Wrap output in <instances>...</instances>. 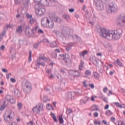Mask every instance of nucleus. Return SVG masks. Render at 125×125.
Returning <instances> with one entry per match:
<instances>
[{
	"instance_id": "nucleus-9",
	"label": "nucleus",
	"mask_w": 125,
	"mask_h": 125,
	"mask_svg": "<svg viewBox=\"0 0 125 125\" xmlns=\"http://www.w3.org/2000/svg\"><path fill=\"white\" fill-rule=\"evenodd\" d=\"M42 57H40L38 60L36 61V66L37 67L35 68L36 70L37 69H40V66L41 65V66H42L43 67H44L45 66V63L42 62Z\"/></svg>"
},
{
	"instance_id": "nucleus-20",
	"label": "nucleus",
	"mask_w": 125,
	"mask_h": 125,
	"mask_svg": "<svg viewBox=\"0 0 125 125\" xmlns=\"http://www.w3.org/2000/svg\"><path fill=\"white\" fill-rule=\"evenodd\" d=\"M42 60H43V61H45V62H47V63H49L50 62V59L49 58H46L44 55H43L42 57H41Z\"/></svg>"
},
{
	"instance_id": "nucleus-50",
	"label": "nucleus",
	"mask_w": 125,
	"mask_h": 125,
	"mask_svg": "<svg viewBox=\"0 0 125 125\" xmlns=\"http://www.w3.org/2000/svg\"><path fill=\"white\" fill-rule=\"evenodd\" d=\"M94 97L96 98V96H94V97L93 96H91V101H93V102L95 101V99H94Z\"/></svg>"
},
{
	"instance_id": "nucleus-23",
	"label": "nucleus",
	"mask_w": 125,
	"mask_h": 125,
	"mask_svg": "<svg viewBox=\"0 0 125 125\" xmlns=\"http://www.w3.org/2000/svg\"><path fill=\"white\" fill-rule=\"evenodd\" d=\"M84 65V62L83 61H81L80 64L79 65V70L82 71L83 70V65Z\"/></svg>"
},
{
	"instance_id": "nucleus-33",
	"label": "nucleus",
	"mask_w": 125,
	"mask_h": 125,
	"mask_svg": "<svg viewBox=\"0 0 125 125\" xmlns=\"http://www.w3.org/2000/svg\"><path fill=\"white\" fill-rule=\"evenodd\" d=\"M71 113H73V110L72 109L68 108L66 110L67 115H70Z\"/></svg>"
},
{
	"instance_id": "nucleus-62",
	"label": "nucleus",
	"mask_w": 125,
	"mask_h": 125,
	"mask_svg": "<svg viewBox=\"0 0 125 125\" xmlns=\"http://www.w3.org/2000/svg\"><path fill=\"white\" fill-rule=\"evenodd\" d=\"M26 16H27V18H30V19L32 18V15H30L28 14H27L26 15Z\"/></svg>"
},
{
	"instance_id": "nucleus-51",
	"label": "nucleus",
	"mask_w": 125,
	"mask_h": 125,
	"mask_svg": "<svg viewBox=\"0 0 125 125\" xmlns=\"http://www.w3.org/2000/svg\"><path fill=\"white\" fill-rule=\"evenodd\" d=\"M10 81L12 83H16V80L14 78H11Z\"/></svg>"
},
{
	"instance_id": "nucleus-8",
	"label": "nucleus",
	"mask_w": 125,
	"mask_h": 125,
	"mask_svg": "<svg viewBox=\"0 0 125 125\" xmlns=\"http://www.w3.org/2000/svg\"><path fill=\"white\" fill-rule=\"evenodd\" d=\"M71 31L72 30L67 26H64L62 29V33L64 37H66V36H71Z\"/></svg>"
},
{
	"instance_id": "nucleus-38",
	"label": "nucleus",
	"mask_w": 125,
	"mask_h": 125,
	"mask_svg": "<svg viewBox=\"0 0 125 125\" xmlns=\"http://www.w3.org/2000/svg\"><path fill=\"white\" fill-rule=\"evenodd\" d=\"M5 109V105H2L0 107V111H3Z\"/></svg>"
},
{
	"instance_id": "nucleus-55",
	"label": "nucleus",
	"mask_w": 125,
	"mask_h": 125,
	"mask_svg": "<svg viewBox=\"0 0 125 125\" xmlns=\"http://www.w3.org/2000/svg\"><path fill=\"white\" fill-rule=\"evenodd\" d=\"M8 125H17V124L15 123H9Z\"/></svg>"
},
{
	"instance_id": "nucleus-5",
	"label": "nucleus",
	"mask_w": 125,
	"mask_h": 125,
	"mask_svg": "<svg viewBox=\"0 0 125 125\" xmlns=\"http://www.w3.org/2000/svg\"><path fill=\"white\" fill-rule=\"evenodd\" d=\"M35 8L36 13L38 16H42L45 13V8L44 5L42 4L39 6L38 4L36 5Z\"/></svg>"
},
{
	"instance_id": "nucleus-56",
	"label": "nucleus",
	"mask_w": 125,
	"mask_h": 125,
	"mask_svg": "<svg viewBox=\"0 0 125 125\" xmlns=\"http://www.w3.org/2000/svg\"><path fill=\"white\" fill-rule=\"evenodd\" d=\"M51 104H47V109H48V110H50V108H49V107H51Z\"/></svg>"
},
{
	"instance_id": "nucleus-42",
	"label": "nucleus",
	"mask_w": 125,
	"mask_h": 125,
	"mask_svg": "<svg viewBox=\"0 0 125 125\" xmlns=\"http://www.w3.org/2000/svg\"><path fill=\"white\" fill-rule=\"evenodd\" d=\"M38 34H44V32L42 31V30L41 29H39L38 31Z\"/></svg>"
},
{
	"instance_id": "nucleus-52",
	"label": "nucleus",
	"mask_w": 125,
	"mask_h": 125,
	"mask_svg": "<svg viewBox=\"0 0 125 125\" xmlns=\"http://www.w3.org/2000/svg\"><path fill=\"white\" fill-rule=\"evenodd\" d=\"M89 86H90V87H91V88H94V84L91 83V84H89Z\"/></svg>"
},
{
	"instance_id": "nucleus-26",
	"label": "nucleus",
	"mask_w": 125,
	"mask_h": 125,
	"mask_svg": "<svg viewBox=\"0 0 125 125\" xmlns=\"http://www.w3.org/2000/svg\"><path fill=\"white\" fill-rule=\"evenodd\" d=\"M63 115H61L59 116V121L60 122V124H63L64 123V120H63Z\"/></svg>"
},
{
	"instance_id": "nucleus-54",
	"label": "nucleus",
	"mask_w": 125,
	"mask_h": 125,
	"mask_svg": "<svg viewBox=\"0 0 125 125\" xmlns=\"http://www.w3.org/2000/svg\"><path fill=\"white\" fill-rule=\"evenodd\" d=\"M2 71L4 73H8V71L7 70V69H4V68L2 69Z\"/></svg>"
},
{
	"instance_id": "nucleus-12",
	"label": "nucleus",
	"mask_w": 125,
	"mask_h": 125,
	"mask_svg": "<svg viewBox=\"0 0 125 125\" xmlns=\"http://www.w3.org/2000/svg\"><path fill=\"white\" fill-rule=\"evenodd\" d=\"M75 96H76V92H69L65 94V98L69 100L72 99V98H73Z\"/></svg>"
},
{
	"instance_id": "nucleus-1",
	"label": "nucleus",
	"mask_w": 125,
	"mask_h": 125,
	"mask_svg": "<svg viewBox=\"0 0 125 125\" xmlns=\"http://www.w3.org/2000/svg\"><path fill=\"white\" fill-rule=\"evenodd\" d=\"M101 34L104 38L111 41V40H115L118 41L120 40L122 36L121 30H108L104 28H100Z\"/></svg>"
},
{
	"instance_id": "nucleus-7",
	"label": "nucleus",
	"mask_w": 125,
	"mask_h": 125,
	"mask_svg": "<svg viewBox=\"0 0 125 125\" xmlns=\"http://www.w3.org/2000/svg\"><path fill=\"white\" fill-rule=\"evenodd\" d=\"M43 110V105L42 104H39L34 108H32V111L34 113L36 114H39L41 111H42Z\"/></svg>"
},
{
	"instance_id": "nucleus-24",
	"label": "nucleus",
	"mask_w": 125,
	"mask_h": 125,
	"mask_svg": "<svg viewBox=\"0 0 125 125\" xmlns=\"http://www.w3.org/2000/svg\"><path fill=\"white\" fill-rule=\"evenodd\" d=\"M80 56L84 57V55L87 54V51L84 50L83 52H81L79 53Z\"/></svg>"
},
{
	"instance_id": "nucleus-4",
	"label": "nucleus",
	"mask_w": 125,
	"mask_h": 125,
	"mask_svg": "<svg viewBox=\"0 0 125 125\" xmlns=\"http://www.w3.org/2000/svg\"><path fill=\"white\" fill-rule=\"evenodd\" d=\"M118 10H119L118 6H117V4L114 2L110 3L106 8V12L107 13H108V14H111V13H116V12H118Z\"/></svg>"
},
{
	"instance_id": "nucleus-58",
	"label": "nucleus",
	"mask_w": 125,
	"mask_h": 125,
	"mask_svg": "<svg viewBox=\"0 0 125 125\" xmlns=\"http://www.w3.org/2000/svg\"><path fill=\"white\" fill-rule=\"evenodd\" d=\"M104 98H105L104 96H103V95L100 96L99 97V98L100 99H102V100H103Z\"/></svg>"
},
{
	"instance_id": "nucleus-6",
	"label": "nucleus",
	"mask_w": 125,
	"mask_h": 125,
	"mask_svg": "<svg viewBox=\"0 0 125 125\" xmlns=\"http://www.w3.org/2000/svg\"><path fill=\"white\" fill-rule=\"evenodd\" d=\"M95 4L97 10L101 11L104 9V4L101 0H95Z\"/></svg>"
},
{
	"instance_id": "nucleus-59",
	"label": "nucleus",
	"mask_w": 125,
	"mask_h": 125,
	"mask_svg": "<svg viewBox=\"0 0 125 125\" xmlns=\"http://www.w3.org/2000/svg\"><path fill=\"white\" fill-rule=\"evenodd\" d=\"M102 122H103V124H104V125H108V123H107L106 121H105V120H103Z\"/></svg>"
},
{
	"instance_id": "nucleus-13",
	"label": "nucleus",
	"mask_w": 125,
	"mask_h": 125,
	"mask_svg": "<svg viewBox=\"0 0 125 125\" xmlns=\"http://www.w3.org/2000/svg\"><path fill=\"white\" fill-rule=\"evenodd\" d=\"M12 115V112L10 111L9 112L8 115L6 117H4V120L5 121V122H10V120L12 119V117L11 116Z\"/></svg>"
},
{
	"instance_id": "nucleus-28",
	"label": "nucleus",
	"mask_w": 125,
	"mask_h": 125,
	"mask_svg": "<svg viewBox=\"0 0 125 125\" xmlns=\"http://www.w3.org/2000/svg\"><path fill=\"white\" fill-rule=\"evenodd\" d=\"M92 111H98V107H97V105H94L91 107Z\"/></svg>"
},
{
	"instance_id": "nucleus-64",
	"label": "nucleus",
	"mask_w": 125,
	"mask_h": 125,
	"mask_svg": "<svg viewBox=\"0 0 125 125\" xmlns=\"http://www.w3.org/2000/svg\"><path fill=\"white\" fill-rule=\"evenodd\" d=\"M103 100L104 102H106V103L108 102V100H107V98H104Z\"/></svg>"
},
{
	"instance_id": "nucleus-37",
	"label": "nucleus",
	"mask_w": 125,
	"mask_h": 125,
	"mask_svg": "<svg viewBox=\"0 0 125 125\" xmlns=\"http://www.w3.org/2000/svg\"><path fill=\"white\" fill-rule=\"evenodd\" d=\"M114 104L116 105V106H117V107H118L119 108H123L122 105H121L119 103H115Z\"/></svg>"
},
{
	"instance_id": "nucleus-43",
	"label": "nucleus",
	"mask_w": 125,
	"mask_h": 125,
	"mask_svg": "<svg viewBox=\"0 0 125 125\" xmlns=\"http://www.w3.org/2000/svg\"><path fill=\"white\" fill-rule=\"evenodd\" d=\"M53 33H54V34H56V35H58L60 33V32L55 30L53 31Z\"/></svg>"
},
{
	"instance_id": "nucleus-18",
	"label": "nucleus",
	"mask_w": 125,
	"mask_h": 125,
	"mask_svg": "<svg viewBox=\"0 0 125 125\" xmlns=\"http://www.w3.org/2000/svg\"><path fill=\"white\" fill-rule=\"evenodd\" d=\"M52 20L54 22H56L57 23H60L61 22V19L57 16L53 17Z\"/></svg>"
},
{
	"instance_id": "nucleus-36",
	"label": "nucleus",
	"mask_w": 125,
	"mask_h": 125,
	"mask_svg": "<svg viewBox=\"0 0 125 125\" xmlns=\"http://www.w3.org/2000/svg\"><path fill=\"white\" fill-rule=\"evenodd\" d=\"M17 105L19 109H22V108H23V105L21 103H18Z\"/></svg>"
},
{
	"instance_id": "nucleus-17",
	"label": "nucleus",
	"mask_w": 125,
	"mask_h": 125,
	"mask_svg": "<svg viewBox=\"0 0 125 125\" xmlns=\"http://www.w3.org/2000/svg\"><path fill=\"white\" fill-rule=\"evenodd\" d=\"M89 100V98L84 97L83 99L81 100V104H85Z\"/></svg>"
},
{
	"instance_id": "nucleus-47",
	"label": "nucleus",
	"mask_w": 125,
	"mask_h": 125,
	"mask_svg": "<svg viewBox=\"0 0 125 125\" xmlns=\"http://www.w3.org/2000/svg\"><path fill=\"white\" fill-rule=\"evenodd\" d=\"M110 121L111 122H114L116 121V118L115 117H111Z\"/></svg>"
},
{
	"instance_id": "nucleus-61",
	"label": "nucleus",
	"mask_w": 125,
	"mask_h": 125,
	"mask_svg": "<svg viewBox=\"0 0 125 125\" xmlns=\"http://www.w3.org/2000/svg\"><path fill=\"white\" fill-rule=\"evenodd\" d=\"M39 43L35 44L34 46V48H38Z\"/></svg>"
},
{
	"instance_id": "nucleus-39",
	"label": "nucleus",
	"mask_w": 125,
	"mask_h": 125,
	"mask_svg": "<svg viewBox=\"0 0 125 125\" xmlns=\"http://www.w3.org/2000/svg\"><path fill=\"white\" fill-rule=\"evenodd\" d=\"M36 22V19H32L30 20V24H34Z\"/></svg>"
},
{
	"instance_id": "nucleus-40",
	"label": "nucleus",
	"mask_w": 125,
	"mask_h": 125,
	"mask_svg": "<svg viewBox=\"0 0 125 125\" xmlns=\"http://www.w3.org/2000/svg\"><path fill=\"white\" fill-rule=\"evenodd\" d=\"M46 72L47 73V74H48V75H49V76L50 75H51V70L50 69H46Z\"/></svg>"
},
{
	"instance_id": "nucleus-22",
	"label": "nucleus",
	"mask_w": 125,
	"mask_h": 125,
	"mask_svg": "<svg viewBox=\"0 0 125 125\" xmlns=\"http://www.w3.org/2000/svg\"><path fill=\"white\" fill-rule=\"evenodd\" d=\"M38 29H39V26H36L35 27L32 29L31 32L33 35L36 34V32L38 31Z\"/></svg>"
},
{
	"instance_id": "nucleus-16",
	"label": "nucleus",
	"mask_w": 125,
	"mask_h": 125,
	"mask_svg": "<svg viewBox=\"0 0 125 125\" xmlns=\"http://www.w3.org/2000/svg\"><path fill=\"white\" fill-rule=\"evenodd\" d=\"M23 32V26L20 25L18 26V28L16 30V33L17 34H22Z\"/></svg>"
},
{
	"instance_id": "nucleus-44",
	"label": "nucleus",
	"mask_w": 125,
	"mask_h": 125,
	"mask_svg": "<svg viewBox=\"0 0 125 125\" xmlns=\"http://www.w3.org/2000/svg\"><path fill=\"white\" fill-rule=\"evenodd\" d=\"M107 91H108V88H107V87H105L103 89V92H104V93H106Z\"/></svg>"
},
{
	"instance_id": "nucleus-41",
	"label": "nucleus",
	"mask_w": 125,
	"mask_h": 125,
	"mask_svg": "<svg viewBox=\"0 0 125 125\" xmlns=\"http://www.w3.org/2000/svg\"><path fill=\"white\" fill-rule=\"evenodd\" d=\"M53 119L56 123H57L58 122V120H57V119H56V116H55L54 114H53Z\"/></svg>"
},
{
	"instance_id": "nucleus-21",
	"label": "nucleus",
	"mask_w": 125,
	"mask_h": 125,
	"mask_svg": "<svg viewBox=\"0 0 125 125\" xmlns=\"http://www.w3.org/2000/svg\"><path fill=\"white\" fill-rule=\"evenodd\" d=\"M6 31L5 30H3L1 34H0V42H1L2 41V39L4 36H5Z\"/></svg>"
},
{
	"instance_id": "nucleus-19",
	"label": "nucleus",
	"mask_w": 125,
	"mask_h": 125,
	"mask_svg": "<svg viewBox=\"0 0 125 125\" xmlns=\"http://www.w3.org/2000/svg\"><path fill=\"white\" fill-rule=\"evenodd\" d=\"M50 46L52 48H54V47H58V44H57L56 42L53 41L50 43Z\"/></svg>"
},
{
	"instance_id": "nucleus-3",
	"label": "nucleus",
	"mask_w": 125,
	"mask_h": 125,
	"mask_svg": "<svg viewBox=\"0 0 125 125\" xmlns=\"http://www.w3.org/2000/svg\"><path fill=\"white\" fill-rule=\"evenodd\" d=\"M41 24L42 27H47L49 29H53L54 27V22L50 21L47 18H43L42 19Z\"/></svg>"
},
{
	"instance_id": "nucleus-46",
	"label": "nucleus",
	"mask_w": 125,
	"mask_h": 125,
	"mask_svg": "<svg viewBox=\"0 0 125 125\" xmlns=\"http://www.w3.org/2000/svg\"><path fill=\"white\" fill-rule=\"evenodd\" d=\"M83 85L85 87H87V84H86V81H83Z\"/></svg>"
},
{
	"instance_id": "nucleus-35",
	"label": "nucleus",
	"mask_w": 125,
	"mask_h": 125,
	"mask_svg": "<svg viewBox=\"0 0 125 125\" xmlns=\"http://www.w3.org/2000/svg\"><path fill=\"white\" fill-rule=\"evenodd\" d=\"M85 74L87 76H90V75H91V71L89 70H87L85 71Z\"/></svg>"
},
{
	"instance_id": "nucleus-30",
	"label": "nucleus",
	"mask_w": 125,
	"mask_h": 125,
	"mask_svg": "<svg viewBox=\"0 0 125 125\" xmlns=\"http://www.w3.org/2000/svg\"><path fill=\"white\" fill-rule=\"evenodd\" d=\"M105 115L106 116H111V115H113V112L111 110H107L105 112Z\"/></svg>"
},
{
	"instance_id": "nucleus-53",
	"label": "nucleus",
	"mask_w": 125,
	"mask_h": 125,
	"mask_svg": "<svg viewBox=\"0 0 125 125\" xmlns=\"http://www.w3.org/2000/svg\"><path fill=\"white\" fill-rule=\"evenodd\" d=\"M94 117H95V118H97V117H98V112H95L94 113Z\"/></svg>"
},
{
	"instance_id": "nucleus-10",
	"label": "nucleus",
	"mask_w": 125,
	"mask_h": 125,
	"mask_svg": "<svg viewBox=\"0 0 125 125\" xmlns=\"http://www.w3.org/2000/svg\"><path fill=\"white\" fill-rule=\"evenodd\" d=\"M120 22L118 23L119 26H125V15H121L120 18L118 19Z\"/></svg>"
},
{
	"instance_id": "nucleus-31",
	"label": "nucleus",
	"mask_w": 125,
	"mask_h": 125,
	"mask_svg": "<svg viewBox=\"0 0 125 125\" xmlns=\"http://www.w3.org/2000/svg\"><path fill=\"white\" fill-rule=\"evenodd\" d=\"M62 17L65 19V20H69V19H70V16H69V15H63Z\"/></svg>"
},
{
	"instance_id": "nucleus-29",
	"label": "nucleus",
	"mask_w": 125,
	"mask_h": 125,
	"mask_svg": "<svg viewBox=\"0 0 125 125\" xmlns=\"http://www.w3.org/2000/svg\"><path fill=\"white\" fill-rule=\"evenodd\" d=\"M29 58H28V62H31L32 61V51H29Z\"/></svg>"
},
{
	"instance_id": "nucleus-11",
	"label": "nucleus",
	"mask_w": 125,
	"mask_h": 125,
	"mask_svg": "<svg viewBox=\"0 0 125 125\" xmlns=\"http://www.w3.org/2000/svg\"><path fill=\"white\" fill-rule=\"evenodd\" d=\"M60 56H61L62 57H63V58L62 59H63V60L64 61L65 63H67V64H71L72 63V61H71V60H70V59H69V58H68V56H69V55H65L64 54H60Z\"/></svg>"
},
{
	"instance_id": "nucleus-27",
	"label": "nucleus",
	"mask_w": 125,
	"mask_h": 125,
	"mask_svg": "<svg viewBox=\"0 0 125 125\" xmlns=\"http://www.w3.org/2000/svg\"><path fill=\"white\" fill-rule=\"evenodd\" d=\"M94 64L96 65H99V62H101L100 60H97L96 58L94 59V61H93Z\"/></svg>"
},
{
	"instance_id": "nucleus-48",
	"label": "nucleus",
	"mask_w": 125,
	"mask_h": 125,
	"mask_svg": "<svg viewBox=\"0 0 125 125\" xmlns=\"http://www.w3.org/2000/svg\"><path fill=\"white\" fill-rule=\"evenodd\" d=\"M9 76H11V73H8L6 75V78L7 79L9 80Z\"/></svg>"
},
{
	"instance_id": "nucleus-34",
	"label": "nucleus",
	"mask_w": 125,
	"mask_h": 125,
	"mask_svg": "<svg viewBox=\"0 0 125 125\" xmlns=\"http://www.w3.org/2000/svg\"><path fill=\"white\" fill-rule=\"evenodd\" d=\"M34 2H35L36 3V5H37V4L39 5V6L41 5L42 4L41 2L40 1H39V0H34Z\"/></svg>"
},
{
	"instance_id": "nucleus-25",
	"label": "nucleus",
	"mask_w": 125,
	"mask_h": 125,
	"mask_svg": "<svg viewBox=\"0 0 125 125\" xmlns=\"http://www.w3.org/2000/svg\"><path fill=\"white\" fill-rule=\"evenodd\" d=\"M93 76L94 77L95 79H99L100 78V75L96 72L93 73Z\"/></svg>"
},
{
	"instance_id": "nucleus-32",
	"label": "nucleus",
	"mask_w": 125,
	"mask_h": 125,
	"mask_svg": "<svg viewBox=\"0 0 125 125\" xmlns=\"http://www.w3.org/2000/svg\"><path fill=\"white\" fill-rule=\"evenodd\" d=\"M74 74L75 77H80L81 76L80 72H79V71H74Z\"/></svg>"
},
{
	"instance_id": "nucleus-2",
	"label": "nucleus",
	"mask_w": 125,
	"mask_h": 125,
	"mask_svg": "<svg viewBox=\"0 0 125 125\" xmlns=\"http://www.w3.org/2000/svg\"><path fill=\"white\" fill-rule=\"evenodd\" d=\"M23 91L25 93H30L32 90V83L28 81H23L21 83Z\"/></svg>"
},
{
	"instance_id": "nucleus-63",
	"label": "nucleus",
	"mask_w": 125,
	"mask_h": 125,
	"mask_svg": "<svg viewBox=\"0 0 125 125\" xmlns=\"http://www.w3.org/2000/svg\"><path fill=\"white\" fill-rule=\"evenodd\" d=\"M27 125H33V122H29L28 123H27Z\"/></svg>"
},
{
	"instance_id": "nucleus-14",
	"label": "nucleus",
	"mask_w": 125,
	"mask_h": 125,
	"mask_svg": "<svg viewBox=\"0 0 125 125\" xmlns=\"http://www.w3.org/2000/svg\"><path fill=\"white\" fill-rule=\"evenodd\" d=\"M6 99L8 101V102H10L12 104H13L14 102H15V101L14 100V98H13V97L10 96V95H7L6 97Z\"/></svg>"
},
{
	"instance_id": "nucleus-15",
	"label": "nucleus",
	"mask_w": 125,
	"mask_h": 125,
	"mask_svg": "<svg viewBox=\"0 0 125 125\" xmlns=\"http://www.w3.org/2000/svg\"><path fill=\"white\" fill-rule=\"evenodd\" d=\"M114 64L115 66H120V67H124V65H123V63L119 59H117L116 61H115L114 62Z\"/></svg>"
},
{
	"instance_id": "nucleus-45",
	"label": "nucleus",
	"mask_w": 125,
	"mask_h": 125,
	"mask_svg": "<svg viewBox=\"0 0 125 125\" xmlns=\"http://www.w3.org/2000/svg\"><path fill=\"white\" fill-rule=\"evenodd\" d=\"M117 125H125V124H124V123H123V121H120L118 122Z\"/></svg>"
},
{
	"instance_id": "nucleus-49",
	"label": "nucleus",
	"mask_w": 125,
	"mask_h": 125,
	"mask_svg": "<svg viewBox=\"0 0 125 125\" xmlns=\"http://www.w3.org/2000/svg\"><path fill=\"white\" fill-rule=\"evenodd\" d=\"M69 12H70L71 13H73V12H74L75 11V9H69Z\"/></svg>"
},
{
	"instance_id": "nucleus-60",
	"label": "nucleus",
	"mask_w": 125,
	"mask_h": 125,
	"mask_svg": "<svg viewBox=\"0 0 125 125\" xmlns=\"http://www.w3.org/2000/svg\"><path fill=\"white\" fill-rule=\"evenodd\" d=\"M53 75H52L51 74H50L49 75V79H50V80H51V79H52V78H53Z\"/></svg>"
},
{
	"instance_id": "nucleus-57",
	"label": "nucleus",
	"mask_w": 125,
	"mask_h": 125,
	"mask_svg": "<svg viewBox=\"0 0 125 125\" xmlns=\"http://www.w3.org/2000/svg\"><path fill=\"white\" fill-rule=\"evenodd\" d=\"M109 109V104H106L104 107L105 110H108Z\"/></svg>"
}]
</instances>
